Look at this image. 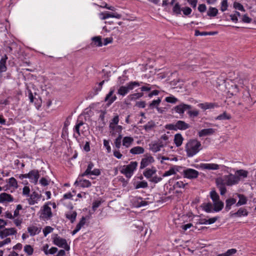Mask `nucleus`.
Wrapping results in <instances>:
<instances>
[{
    "label": "nucleus",
    "mask_w": 256,
    "mask_h": 256,
    "mask_svg": "<svg viewBox=\"0 0 256 256\" xmlns=\"http://www.w3.org/2000/svg\"><path fill=\"white\" fill-rule=\"evenodd\" d=\"M188 114L190 117H196L199 114V111L198 110H188Z\"/></svg>",
    "instance_id": "nucleus-53"
},
{
    "label": "nucleus",
    "mask_w": 256,
    "mask_h": 256,
    "mask_svg": "<svg viewBox=\"0 0 256 256\" xmlns=\"http://www.w3.org/2000/svg\"><path fill=\"white\" fill-rule=\"evenodd\" d=\"M101 201L100 200H96L92 204V209L94 210H95L101 204Z\"/></svg>",
    "instance_id": "nucleus-61"
},
{
    "label": "nucleus",
    "mask_w": 256,
    "mask_h": 256,
    "mask_svg": "<svg viewBox=\"0 0 256 256\" xmlns=\"http://www.w3.org/2000/svg\"><path fill=\"white\" fill-rule=\"evenodd\" d=\"M200 150H202L201 143L196 140H190L186 146V150L187 156L188 157L193 156Z\"/></svg>",
    "instance_id": "nucleus-1"
},
{
    "label": "nucleus",
    "mask_w": 256,
    "mask_h": 256,
    "mask_svg": "<svg viewBox=\"0 0 256 256\" xmlns=\"http://www.w3.org/2000/svg\"><path fill=\"white\" fill-rule=\"evenodd\" d=\"M172 10H173V12L177 14H180L181 9H180V6L179 5V4L178 3L174 5V6Z\"/></svg>",
    "instance_id": "nucleus-45"
},
{
    "label": "nucleus",
    "mask_w": 256,
    "mask_h": 256,
    "mask_svg": "<svg viewBox=\"0 0 256 256\" xmlns=\"http://www.w3.org/2000/svg\"><path fill=\"white\" fill-rule=\"evenodd\" d=\"M166 145V142H164L162 141L159 140L157 142L150 144V148L152 152H156L160 151L161 148H163Z\"/></svg>",
    "instance_id": "nucleus-7"
},
{
    "label": "nucleus",
    "mask_w": 256,
    "mask_h": 256,
    "mask_svg": "<svg viewBox=\"0 0 256 256\" xmlns=\"http://www.w3.org/2000/svg\"><path fill=\"white\" fill-rule=\"evenodd\" d=\"M13 200V198L10 194L3 192L0 194V202H12Z\"/></svg>",
    "instance_id": "nucleus-14"
},
{
    "label": "nucleus",
    "mask_w": 256,
    "mask_h": 256,
    "mask_svg": "<svg viewBox=\"0 0 256 256\" xmlns=\"http://www.w3.org/2000/svg\"><path fill=\"white\" fill-rule=\"evenodd\" d=\"M122 136L121 135H119V136L116 139L114 142V144L116 148H119L121 146V140Z\"/></svg>",
    "instance_id": "nucleus-49"
},
{
    "label": "nucleus",
    "mask_w": 256,
    "mask_h": 256,
    "mask_svg": "<svg viewBox=\"0 0 256 256\" xmlns=\"http://www.w3.org/2000/svg\"><path fill=\"white\" fill-rule=\"evenodd\" d=\"M226 209L228 210L230 209L232 205L236 202V200L234 198H228L226 200Z\"/></svg>",
    "instance_id": "nucleus-29"
},
{
    "label": "nucleus",
    "mask_w": 256,
    "mask_h": 256,
    "mask_svg": "<svg viewBox=\"0 0 256 256\" xmlns=\"http://www.w3.org/2000/svg\"><path fill=\"white\" fill-rule=\"evenodd\" d=\"M182 11L184 14L188 16L191 13L192 9L190 8L186 7L182 9Z\"/></svg>",
    "instance_id": "nucleus-64"
},
{
    "label": "nucleus",
    "mask_w": 256,
    "mask_h": 256,
    "mask_svg": "<svg viewBox=\"0 0 256 256\" xmlns=\"http://www.w3.org/2000/svg\"><path fill=\"white\" fill-rule=\"evenodd\" d=\"M9 184L10 186L14 188L18 187V184L16 180L14 178H11L9 179Z\"/></svg>",
    "instance_id": "nucleus-52"
},
{
    "label": "nucleus",
    "mask_w": 256,
    "mask_h": 256,
    "mask_svg": "<svg viewBox=\"0 0 256 256\" xmlns=\"http://www.w3.org/2000/svg\"><path fill=\"white\" fill-rule=\"evenodd\" d=\"M7 57L5 56L4 58H2L0 60V72H4L6 70V66Z\"/></svg>",
    "instance_id": "nucleus-25"
},
{
    "label": "nucleus",
    "mask_w": 256,
    "mask_h": 256,
    "mask_svg": "<svg viewBox=\"0 0 256 256\" xmlns=\"http://www.w3.org/2000/svg\"><path fill=\"white\" fill-rule=\"evenodd\" d=\"M16 233V231L14 228H5L0 231V238H4L7 236L14 234Z\"/></svg>",
    "instance_id": "nucleus-10"
},
{
    "label": "nucleus",
    "mask_w": 256,
    "mask_h": 256,
    "mask_svg": "<svg viewBox=\"0 0 256 256\" xmlns=\"http://www.w3.org/2000/svg\"><path fill=\"white\" fill-rule=\"evenodd\" d=\"M162 180V178H161L154 176L150 180V181L154 183H158V182L161 181Z\"/></svg>",
    "instance_id": "nucleus-63"
},
{
    "label": "nucleus",
    "mask_w": 256,
    "mask_h": 256,
    "mask_svg": "<svg viewBox=\"0 0 256 256\" xmlns=\"http://www.w3.org/2000/svg\"><path fill=\"white\" fill-rule=\"evenodd\" d=\"M156 172L155 168H147L144 172V176L147 178H151L152 176Z\"/></svg>",
    "instance_id": "nucleus-18"
},
{
    "label": "nucleus",
    "mask_w": 256,
    "mask_h": 256,
    "mask_svg": "<svg viewBox=\"0 0 256 256\" xmlns=\"http://www.w3.org/2000/svg\"><path fill=\"white\" fill-rule=\"evenodd\" d=\"M215 132L216 130L212 128L203 129L198 132V135L200 137L210 136L213 134Z\"/></svg>",
    "instance_id": "nucleus-12"
},
{
    "label": "nucleus",
    "mask_w": 256,
    "mask_h": 256,
    "mask_svg": "<svg viewBox=\"0 0 256 256\" xmlns=\"http://www.w3.org/2000/svg\"><path fill=\"white\" fill-rule=\"evenodd\" d=\"M200 168L203 170H216L219 169V165L216 164H201Z\"/></svg>",
    "instance_id": "nucleus-11"
},
{
    "label": "nucleus",
    "mask_w": 256,
    "mask_h": 256,
    "mask_svg": "<svg viewBox=\"0 0 256 256\" xmlns=\"http://www.w3.org/2000/svg\"><path fill=\"white\" fill-rule=\"evenodd\" d=\"M188 184H184L183 182L180 181L176 182V184L174 185V188H184L185 186L187 185Z\"/></svg>",
    "instance_id": "nucleus-55"
},
{
    "label": "nucleus",
    "mask_w": 256,
    "mask_h": 256,
    "mask_svg": "<svg viewBox=\"0 0 256 256\" xmlns=\"http://www.w3.org/2000/svg\"><path fill=\"white\" fill-rule=\"evenodd\" d=\"M174 110L176 112L180 114H183L184 113V110L180 104L176 106L174 108Z\"/></svg>",
    "instance_id": "nucleus-46"
},
{
    "label": "nucleus",
    "mask_w": 256,
    "mask_h": 256,
    "mask_svg": "<svg viewBox=\"0 0 256 256\" xmlns=\"http://www.w3.org/2000/svg\"><path fill=\"white\" fill-rule=\"evenodd\" d=\"M104 145L106 148L107 151L108 152H110L111 148L109 144V142L108 140H104Z\"/></svg>",
    "instance_id": "nucleus-62"
},
{
    "label": "nucleus",
    "mask_w": 256,
    "mask_h": 256,
    "mask_svg": "<svg viewBox=\"0 0 256 256\" xmlns=\"http://www.w3.org/2000/svg\"><path fill=\"white\" fill-rule=\"evenodd\" d=\"M75 184H77L78 186L84 188H88L91 186L90 182L89 180H80L78 182L76 181Z\"/></svg>",
    "instance_id": "nucleus-23"
},
{
    "label": "nucleus",
    "mask_w": 256,
    "mask_h": 256,
    "mask_svg": "<svg viewBox=\"0 0 256 256\" xmlns=\"http://www.w3.org/2000/svg\"><path fill=\"white\" fill-rule=\"evenodd\" d=\"M218 10L216 8L210 7L207 12L208 16H215L217 15Z\"/></svg>",
    "instance_id": "nucleus-30"
},
{
    "label": "nucleus",
    "mask_w": 256,
    "mask_h": 256,
    "mask_svg": "<svg viewBox=\"0 0 256 256\" xmlns=\"http://www.w3.org/2000/svg\"><path fill=\"white\" fill-rule=\"evenodd\" d=\"M92 41L94 43V44L97 46H102V41L101 38L100 36H95L92 38Z\"/></svg>",
    "instance_id": "nucleus-34"
},
{
    "label": "nucleus",
    "mask_w": 256,
    "mask_h": 256,
    "mask_svg": "<svg viewBox=\"0 0 256 256\" xmlns=\"http://www.w3.org/2000/svg\"><path fill=\"white\" fill-rule=\"evenodd\" d=\"M86 218L83 216L76 226L80 230L81 228L84 224Z\"/></svg>",
    "instance_id": "nucleus-60"
},
{
    "label": "nucleus",
    "mask_w": 256,
    "mask_h": 256,
    "mask_svg": "<svg viewBox=\"0 0 256 256\" xmlns=\"http://www.w3.org/2000/svg\"><path fill=\"white\" fill-rule=\"evenodd\" d=\"M134 142V138L130 136H126L122 140V145L126 148H128Z\"/></svg>",
    "instance_id": "nucleus-20"
},
{
    "label": "nucleus",
    "mask_w": 256,
    "mask_h": 256,
    "mask_svg": "<svg viewBox=\"0 0 256 256\" xmlns=\"http://www.w3.org/2000/svg\"><path fill=\"white\" fill-rule=\"evenodd\" d=\"M248 214V212L246 209L244 208H240L237 212L232 214V216H246Z\"/></svg>",
    "instance_id": "nucleus-21"
},
{
    "label": "nucleus",
    "mask_w": 256,
    "mask_h": 256,
    "mask_svg": "<svg viewBox=\"0 0 256 256\" xmlns=\"http://www.w3.org/2000/svg\"><path fill=\"white\" fill-rule=\"evenodd\" d=\"M40 198L38 194L36 192H33L30 196V198L28 199V202L30 204L33 205L36 202L38 199Z\"/></svg>",
    "instance_id": "nucleus-16"
},
{
    "label": "nucleus",
    "mask_w": 256,
    "mask_h": 256,
    "mask_svg": "<svg viewBox=\"0 0 256 256\" xmlns=\"http://www.w3.org/2000/svg\"><path fill=\"white\" fill-rule=\"evenodd\" d=\"M155 126L156 124L152 120H151L148 122L146 125H144V128L146 131H148L151 130Z\"/></svg>",
    "instance_id": "nucleus-33"
},
{
    "label": "nucleus",
    "mask_w": 256,
    "mask_h": 256,
    "mask_svg": "<svg viewBox=\"0 0 256 256\" xmlns=\"http://www.w3.org/2000/svg\"><path fill=\"white\" fill-rule=\"evenodd\" d=\"M77 216V214L76 212H72L68 213L66 214V216L67 218L70 220L71 222H74L75 220L76 217Z\"/></svg>",
    "instance_id": "nucleus-31"
},
{
    "label": "nucleus",
    "mask_w": 256,
    "mask_h": 256,
    "mask_svg": "<svg viewBox=\"0 0 256 256\" xmlns=\"http://www.w3.org/2000/svg\"><path fill=\"white\" fill-rule=\"evenodd\" d=\"M183 141V138L180 134H177L174 136V142L176 146H180L182 145Z\"/></svg>",
    "instance_id": "nucleus-24"
},
{
    "label": "nucleus",
    "mask_w": 256,
    "mask_h": 256,
    "mask_svg": "<svg viewBox=\"0 0 256 256\" xmlns=\"http://www.w3.org/2000/svg\"><path fill=\"white\" fill-rule=\"evenodd\" d=\"M94 164L92 162H90L88 165L87 169L86 170L84 174H82V176L89 174L92 171V168Z\"/></svg>",
    "instance_id": "nucleus-50"
},
{
    "label": "nucleus",
    "mask_w": 256,
    "mask_h": 256,
    "mask_svg": "<svg viewBox=\"0 0 256 256\" xmlns=\"http://www.w3.org/2000/svg\"><path fill=\"white\" fill-rule=\"evenodd\" d=\"M228 6L227 0H223L221 3L220 10L224 12L227 10Z\"/></svg>",
    "instance_id": "nucleus-47"
},
{
    "label": "nucleus",
    "mask_w": 256,
    "mask_h": 256,
    "mask_svg": "<svg viewBox=\"0 0 256 256\" xmlns=\"http://www.w3.org/2000/svg\"><path fill=\"white\" fill-rule=\"evenodd\" d=\"M230 89L232 90V94H236L239 92V89L236 84L232 85Z\"/></svg>",
    "instance_id": "nucleus-51"
},
{
    "label": "nucleus",
    "mask_w": 256,
    "mask_h": 256,
    "mask_svg": "<svg viewBox=\"0 0 256 256\" xmlns=\"http://www.w3.org/2000/svg\"><path fill=\"white\" fill-rule=\"evenodd\" d=\"M22 209V206L20 204H18L15 210L14 214V216L16 217L19 215V210Z\"/></svg>",
    "instance_id": "nucleus-59"
},
{
    "label": "nucleus",
    "mask_w": 256,
    "mask_h": 256,
    "mask_svg": "<svg viewBox=\"0 0 256 256\" xmlns=\"http://www.w3.org/2000/svg\"><path fill=\"white\" fill-rule=\"evenodd\" d=\"M224 180L227 186H232L238 182L240 178L232 174L224 176Z\"/></svg>",
    "instance_id": "nucleus-5"
},
{
    "label": "nucleus",
    "mask_w": 256,
    "mask_h": 256,
    "mask_svg": "<svg viewBox=\"0 0 256 256\" xmlns=\"http://www.w3.org/2000/svg\"><path fill=\"white\" fill-rule=\"evenodd\" d=\"M161 102V100L160 98H158L156 100H154L150 104V107L151 108H154V107L157 108L158 106L159 105Z\"/></svg>",
    "instance_id": "nucleus-42"
},
{
    "label": "nucleus",
    "mask_w": 256,
    "mask_h": 256,
    "mask_svg": "<svg viewBox=\"0 0 256 256\" xmlns=\"http://www.w3.org/2000/svg\"><path fill=\"white\" fill-rule=\"evenodd\" d=\"M24 251L28 255L30 256L32 255L34 252V248L30 245H26L24 247Z\"/></svg>",
    "instance_id": "nucleus-37"
},
{
    "label": "nucleus",
    "mask_w": 256,
    "mask_h": 256,
    "mask_svg": "<svg viewBox=\"0 0 256 256\" xmlns=\"http://www.w3.org/2000/svg\"><path fill=\"white\" fill-rule=\"evenodd\" d=\"M165 100L167 102L172 103V104H176L178 101V100L176 98H175L173 96H172L166 97L165 99Z\"/></svg>",
    "instance_id": "nucleus-44"
},
{
    "label": "nucleus",
    "mask_w": 256,
    "mask_h": 256,
    "mask_svg": "<svg viewBox=\"0 0 256 256\" xmlns=\"http://www.w3.org/2000/svg\"><path fill=\"white\" fill-rule=\"evenodd\" d=\"M204 210L208 212H212V204L211 203H208L204 207Z\"/></svg>",
    "instance_id": "nucleus-56"
},
{
    "label": "nucleus",
    "mask_w": 256,
    "mask_h": 256,
    "mask_svg": "<svg viewBox=\"0 0 256 256\" xmlns=\"http://www.w3.org/2000/svg\"><path fill=\"white\" fill-rule=\"evenodd\" d=\"M54 228L50 226H46L43 232L44 236H46L49 233H50L53 230Z\"/></svg>",
    "instance_id": "nucleus-48"
},
{
    "label": "nucleus",
    "mask_w": 256,
    "mask_h": 256,
    "mask_svg": "<svg viewBox=\"0 0 256 256\" xmlns=\"http://www.w3.org/2000/svg\"><path fill=\"white\" fill-rule=\"evenodd\" d=\"M36 172L35 170H32L28 174H22L20 177V178H28V176H30L32 174H36Z\"/></svg>",
    "instance_id": "nucleus-54"
},
{
    "label": "nucleus",
    "mask_w": 256,
    "mask_h": 256,
    "mask_svg": "<svg viewBox=\"0 0 256 256\" xmlns=\"http://www.w3.org/2000/svg\"><path fill=\"white\" fill-rule=\"evenodd\" d=\"M230 118L231 116L230 114H228L226 112H224L218 116L216 119L218 120H230Z\"/></svg>",
    "instance_id": "nucleus-35"
},
{
    "label": "nucleus",
    "mask_w": 256,
    "mask_h": 256,
    "mask_svg": "<svg viewBox=\"0 0 256 256\" xmlns=\"http://www.w3.org/2000/svg\"><path fill=\"white\" fill-rule=\"evenodd\" d=\"M42 218H49L52 216L51 208L48 205L45 204L44 206V209L42 213Z\"/></svg>",
    "instance_id": "nucleus-13"
},
{
    "label": "nucleus",
    "mask_w": 256,
    "mask_h": 256,
    "mask_svg": "<svg viewBox=\"0 0 256 256\" xmlns=\"http://www.w3.org/2000/svg\"><path fill=\"white\" fill-rule=\"evenodd\" d=\"M108 18H115L118 19H120L121 18L122 16L121 14H118V13H110L109 12H108Z\"/></svg>",
    "instance_id": "nucleus-57"
},
{
    "label": "nucleus",
    "mask_w": 256,
    "mask_h": 256,
    "mask_svg": "<svg viewBox=\"0 0 256 256\" xmlns=\"http://www.w3.org/2000/svg\"><path fill=\"white\" fill-rule=\"evenodd\" d=\"M148 186L147 182L145 181H142L139 182L135 186L136 189H138L140 188H146Z\"/></svg>",
    "instance_id": "nucleus-41"
},
{
    "label": "nucleus",
    "mask_w": 256,
    "mask_h": 256,
    "mask_svg": "<svg viewBox=\"0 0 256 256\" xmlns=\"http://www.w3.org/2000/svg\"><path fill=\"white\" fill-rule=\"evenodd\" d=\"M138 82H130L126 86H121L118 91V94L124 96L127 94L130 90H132L134 86H139Z\"/></svg>",
    "instance_id": "nucleus-3"
},
{
    "label": "nucleus",
    "mask_w": 256,
    "mask_h": 256,
    "mask_svg": "<svg viewBox=\"0 0 256 256\" xmlns=\"http://www.w3.org/2000/svg\"><path fill=\"white\" fill-rule=\"evenodd\" d=\"M35 171L36 172V174H32L30 176H28V178L31 179L33 182L35 184L37 183L38 179L39 178L40 175L38 174V172L37 170H35Z\"/></svg>",
    "instance_id": "nucleus-39"
},
{
    "label": "nucleus",
    "mask_w": 256,
    "mask_h": 256,
    "mask_svg": "<svg viewBox=\"0 0 256 256\" xmlns=\"http://www.w3.org/2000/svg\"><path fill=\"white\" fill-rule=\"evenodd\" d=\"M119 121V118L118 116H116L112 120V122L110 123V128L114 130L115 128V125L117 124Z\"/></svg>",
    "instance_id": "nucleus-36"
},
{
    "label": "nucleus",
    "mask_w": 256,
    "mask_h": 256,
    "mask_svg": "<svg viewBox=\"0 0 256 256\" xmlns=\"http://www.w3.org/2000/svg\"><path fill=\"white\" fill-rule=\"evenodd\" d=\"M53 242L55 245L60 248H64L67 251L70 249V247L68 244L66 240L60 238L57 234L53 238Z\"/></svg>",
    "instance_id": "nucleus-4"
},
{
    "label": "nucleus",
    "mask_w": 256,
    "mask_h": 256,
    "mask_svg": "<svg viewBox=\"0 0 256 256\" xmlns=\"http://www.w3.org/2000/svg\"><path fill=\"white\" fill-rule=\"evenodd\" d=\"M236 176H242L243 178H246L248 176V172L243 170H238L236 172Z\"/></svg>",
    "instance_id": "nucleus-40"
},
{
    "label": "nucleus",
    "mask_w": 256,
    "mask_h": 256,
    "mask_svg": "<svg viewBox=\"0 0 256 256\" xmlns=\"http://www.w3.org/2000/svg\"><path fill=\"white\" fill-rule=\"evenodd\" d=\"M143 96L142 93H135L132 94L130 95V98L131 100L133 99H137Z\"/></svg>",
    "instance_id": "nucleus-58"
},
{
    "label": "nucleus",
    "mask_w": 256,
    "mask_h": 256,
    "mask_svg": "<svg viewBox=\"0 0 256 256\" xmlns=\"http://www.w3.org/2000/svg\"><path fill=\"white\" fill-rule=\"evenodd\" d=\"M184 178L192 179L196 178L198 176V172L192 168H188L183 172Z\"/></svg>",
    "instance_id": "nucleus-6"
},
{
    "label": "nucleus",
    "mask_w": 256,
    "mask_h": 256,
    "mask_svg": "<svg viewBox=\"0 0 256 256\" xmlns=\"http://www.w3.org/2000/svg\"><path fill=\"white\" fill-rule=\"evenodd\" d=\"M28 230L31 236H34L38 234L40 230L36 226H32L28 228Z\"/></svg>",
    "instance_id": "nucleus-26"
},
{
    "label": "nucleus",
    "mask_w": 256,
    "mask_h": 256,
    "mask_svg": "<svg viewBox=\"0 0 256 256\" xmlns=\"http://www.w3.org/2000/svg\"><path fill=\"white\" fill-rule=\"evenodd\" d=\"M154 162V158L150 156H146L144 158H142L140 168L143 169L150 164Z\"/></svg>",
    "instance_id": "nucleus-8"
},
{
    "label": "nucleus",
    "mask_w": 256,
    "mask_h": 256,
    "mask_svg": "<svg viewBox=\"0 0 256 256\" xmlns=\"http://www.w3.org/2000/svg\"><path fill=\"white\" fill-rule=\"evenodd\" d=\"M216 186L218 188L219 187H222V186H225L226 185L224 180V176L222 178H218L216 179Z\"/></svg>",
    "instance_id": "nucleus-27"
},
{
    "label": "nucleus",
    "mask_w": 256,
    "mask_h": 256,
    "mask_svg": "<svg viewBox=\"0 0 256 256\" xmlns=\"http://www.w3.org/2000/svg\"><path fill=\"white\" fill-rule=\"evenodd\" d=\"M238 196L239 198V200L236 204V206H240L245 204L246 203L247 198L244 195L238 194Z\"/></svg>",
    "instance_id": "nucleus-22"
},
{
    "label": "nucleus",
    "mask_w": 256,
    "mask_h": 256,
    "mask_svg": "<svg viewBox=\"0 0 256 256\" xmlns=\"http://www.w3.org/2000/svg\"><path fill=\"white\" fill-rule=\"evenodd\" d=\"M210 196L213 202L220 200V196L216 190H212L210 192Z\"/></svg>",
    "instance_id": "nucleus-32"
},
{
    "label": "nucleus",
    "mask_w": 256,
    "mask_h": 256,
    "mask_svg": "<svg viewBox=\"0 0 256 256\" xmlns=\"http://www.w3.org/2000/svg\"><path fill=\"white\" fill-rule=\"evenodd\" d=\"M237 252V250L235 248H231L228 250L226 252L219 254L216 256H231L234 254H235Z\"/></svg>",
    "instance_id": "nucleus-28"
},
{
    "label": "nucleus",
    "mask_w": 256,
    "mask_h": 256,
    "mask_svg": "<svg viewBox=\"0 0 256 256\" xmlns=\"http://www.w3.org/2000/svg\"><path fill=\"white\" fill-rule=\"evenodd\" d=\"M144 152V148L139 146L134 147L130 150V152L134 154H143Z\"/></svg>",
    "instance_id": "nucleus-19"
},
{
    "label": "nucleus",
    "mask_w": 256,
    "mask_h": 256,
    "mask_svg": "<svg viewBox=\"0 0 256 256\" xmlns=\"http://www.w3.org/2000/svg\"><path fill=\"white\" fill-rule=\"evenodd\" d=\"M234 8L237 9L239 10L242 11V12H245V10L243 6L238 2H234Z\"/></svg>",
    "instance_id": "nucleus-43"
},
{
    "label": "nucleus",
    "mask_w": 256,
    "mask_h": 256,
    "mask_svg": "<svg viewBox=\"0 0 256 256\" xmlns=\"http://www.w3.org/2000/svg\"><path fill=\"white\" fill-rule=\"evenodd\" d=\"M176 130H185L190 128V125L182 120H178L176 124Z\"/></svg>",
    "instance_id": "nucleus-15"
},
{
    "label": "nucleus",
    "mask_w": 256,
    "mask_h": 256,
    "mask_svg": "<svg viewBox=\"0 0 256 256\" xmlns=\"http://www.w3.org/2000/svg\"><path fill=\"white\" fill-rule=\"evenodd\" d=\"M176 171L174 168H170L168 170L166 171L162 175L163 177H166L168 176H171L172 174H176Z\"/></svg>",
    "instance_id": "nucleus-38"
},
{
    "label": "nucleus",
    "mask_w": 256,
    "mask_h": 256,
    "mask_svg": "<svg viewBox=\"0 0 256 256\" xmlns=\"http://www.w3.org/2000/svg\"><path fill=\"white\" fill-rule=\"evenodd\" d=\"M114 94V90H110L104 98V101L108 102L106 104L108 106H110L116 99V96Z\"/></svg>",
    "instance_id": "nucleus-9"
},
{
    "label": "nucleus",
    "mask_w": 256,
    "mask_h": 256,
    "mask_svg": "<svg viewBox=\"0 0 256 256\" xmlns=\"http://www.w3.org/2000/svg\"><path fill=\"white\" fill-rule=\"evenodd\" d=\"M138 162H132L129 164L124 166L120 172L125 174L126 177L130 178L132 176L134 171L136 170Z\"/></svg>",
    "instance_id": "nucleus-2"
},
{
    "label": "nucleus",
    "mask_w": 256,
    "mask_h": 256,
    "mask_svg": "<svg viewBox=\"0 0 256 256\" xmlns=\"http://www.w3.org/2000/svg\"><path fill=\"white\" fill-rule=\"evenodd\" d=\"M213 205L214 206V210L215 212H219L221 210L224 206V202L220 200L214 202Z\"/></svg>",
    "instance_id": "nucleus-17"
}]
</instances>
